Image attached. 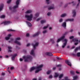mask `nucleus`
Here are the masks:
<instances>
[{"label": "nucleus", "instance_id": "1", "mask_svg": "<svg viewBox=\"0 0 80 80\" xmlns=\"http://www.w3.org/2000/svg\"><path fill=\"white\" fill-rule=\"evenodd\" d=\"M43 67V65L42 64H41L39 65L38 66L37 68L35 67H32L29 70L30 72H32L33 70L36 69V70L35 71V73H38L39 71H40V70H42V68Z\"/></svg>", "mask_w": 80, "mask_h": 80}, {"label": "nucleus", "instance_id": "2", "mask_svg": "<svg viewBox=\"0 0 80 80\" xmlns=\"http://www.w3.org/2000/svg\"><path fill=\"white\" fill-rule=\"evenodd\" d=\"M23 58L24 59L25 62H28V61H30L32 60V58L29 55H28L27 56H23Z\"/></svg>", "mask_w": 80, "mask_h": 80}, {"label": "nucleus", "instance_id": "3", "mask_svg": "<svg viewBox=\"0 0 80 80\" xmlns=\"http://www.w3.org/2000/svg\"><path fill=\"white\" fill-rule=\"evenodd\" d=\"M19 3H20V0H17L16 2V5H15L12 8V7H9L10 10H15L16 8H18V5H19Z\"/></svg>", "mask_w": 80, "mask_h": 80}, {"label": "nucleus", "instance_id": "4", "mask_svg": "<svg viewBox=\"0 0 80 80\" xmlns=\"http://www.w3.org/2000/svg\"><path fill=\"white\" fill-rule=\"evenodd\" d=\"M25 17L28 20V21H30L32 20V18H33V15H32V14H31L29 16L26 15L25 16Z\"/></svg>", "mask_w": 80, "mask_h": 80}, {"label": "nucleus", "instance_id": "5", "mask_svg": "<svg viewBox=\"0 0 80 80\" xmlns=\"http://www.w3.org/2000/svg\"><path fill=\"white\" fill-rule=\"evenodd\" d=\"M20 40V37H18L14 41V43H16V44H17V45H21V43L19 42H18V40Z\"/></svg>", "mask_w": 80, "mask_h": 80}, {"label": "nucleus", "instance_id": "6", "mask_svg": "<svg viewBox=\"0 0 80 80\" xmlns=\"http://www.w3.org/2000/svg\"><path fill=\"white\" fill-rule=\"evenodd\" d=\"M72 42H75V45H77L78 43V39H73L72 40Z\"/></svg>", "mask_w": 80, "mask_h": 80}, {"label": "nucleus", "instance_id": "7", "mask_svg": "<svg viewBox=\"0 0 80 80\" xmlns=\"http://www.w3.org/2000/svg\"><path fill=\"white\" fill-rule=\"evenodd\" d=\"M65 38V35H63L62 37H61L60 38L58 39L57 41V42H59L61 40H63Z\"/></svg>", "mask_w": 80, "mask_h": 80}, {"label": "nucleus", "instance_id": "8", "mask_svg": "<svg viewBox=\"0 0 80 80\" xmlns=\"http://www.w3.org/2000/svg\"><path fill=\"white\" fill-rule=\"evenodd\" d=\"M10 21H4L2 22V24H4V25H8L10 23Z\"/></svg>", "mask_w": 80, "mask_h": 80}, {"label": "nucleus", "instance_id": "9", "mask_svg": "<svg viewBox=\"0 0 80 80\" xmlns=\"http://www.w3.org/2000/svg\"><path fill=\"white\" fill-rule=\"evenodd\" d=\"M67 39H64V43L63 44V45L62 46V48H64V47H65V45H66V44H67Z\"/></svg>", "mask_w": 80, "mask_h": 80}, {"label": "nucleus", "instance_id": "10", "mask_svg": "<svg viewBox=\"0 0 80 80\" xmlns=\"http://www.w3.org/2000/svg\"><path fill=\"white\" fill-rule=\"evenodd\" d=\"M65 62L66 63H67V64H68V65H69L70 67H71L72 66V64H71V63H70L69 60L66 61H65Z\"/></svg>", "mask_w": 80, "mask_h": 80}, {"label": "nucleus", "instance_id": "11", "mask_svg": "<svg viewBox=\"0 0 80 80\" xmlns=\"http://www.w3.org/2000/svg\"><path fill=\"white\" fill-rule=\"evenodd\" d=\"M12 34H9L8 35V37H6L5 38L6 40H8V39L10 38V37H12Z\"/></svg>", "mask_w": 80, "mask_h": 80}, {"label": "nucleus", "instance_id": "12", "mask_svg": "<svg viewBox=\"0 0 80 80\" xmlns=\"http://www.w3.org/2000/svg\"><path fill=\"white\" fill-rule=\"evenodd\" d=\"M38 45V42H36L35 45H33V48L34 49H35L36 47H37Z\"/></svg>", "mask_w": 80, "mask_h": 80}, {"label": "nucleus", "instance_id": "13", "mask_svg": "<svg viewBox=\"0 0 80 80\" xmlns=\"http://www.w3.org/2000/svg\"><path fill=\"white\" fill-rule=\"evenodd\" d=\"M45 55H48V56H52V54L51 53L47 52L45 53Z\"/></svg>", "mask_w": 80, "mask_h": 80}, {"label": "nucleus", "instance_id": "14", "mask_svg": "<svg viewBox=\"0 0 80 80\" xmlns=\"http://www.w3.org/2000/svg\"><path fill=\"white\" fill-rule=\"evenodd\" d=\"M59 74H58V73L57 72H55L54 75V77L55 78H57V77H58Z\"/></svg>", "mask_w": 80, "mask_h": 80}, {"label": "nucleus", "instance_id": "15", "mask_svg": "<svg viewBox=\"0 0 80 80\" xmlns=\"http://www.w3.org/2000/svg\"><path fill=\"white\" fill-rule=\"evenodd\" d=\"M31 55H34L35 53L34 52V50H32L31 52H30Z\"/></svg>", "mask_w": 80, "mask_h": 80}, {"label": "nucleus", "instance_id": "16", "mask_svg": "<svg viewBox=\"0 0 80 80\" xmlns=\"http://www.w3.org/2000/svg\"><path fill=\"white\" fill-rule=\"evenodd\" d=\"M72 14H73V17H75V15H76V12H75V11L74 10L72 11Z\"/></svg>", "mask_w": 80, "mask_h": 80}, {"label": "nucleus", "instance_id": "17", "mask_svg": "<svg viewBox=\"0 0 80 80\" xmlns=\"http://www.w3.org/2000/svg\"><path fill=\"white\" fill-rule=\"evenodd\" d=\"M39 34H40V32H37V33H36L35 34H34L33 35V37H37V36H38V35H39Z\"/></svg>", "mask_w": 80, "mask_h": 80}, {"label": "nucleus", "instance_id": "18", "mask_svg": "<svg viewBox=\"0 0 80 80\" xmlns=\"http://www.w3.org/2000/svg\"><path fill=\"white\" fill-rule=\"evenodd\" d=\"M26 23L28 25L29 27H31V26H32V24H31L30 22H28L26 21Z\"/></svg>", "mask_w": 80, "mask_h": 80}, {"label": "nucleus", "instance_id": "19", "mask_svg": "<svg viewBox=\"0 0 80 80\" xmlns=\"http://www.w3.org/2000/svg\"><path fill=\"white\" fill-rule=\"evenodd\" d=\"M17 55V54H15L14 55L12 56V60H13L14 59H15V58Z\"/></svg>", "mask_w": 80, "mask_h": 80}, {"label": "nucleus", "instance_id": "20", "mask_svg": "<svg viewBox=\"0 0 80 80\" xmlns=\"http://www.w3.org/2000/svg\"><path fill=\"white\" fill-rule=\"evenodd\" d=\"M66 22H63L62 24V27H64V28H65V27H66Z\"/></svg>", "mask_w": 80, "mask_h": 80}, {"label": "nucleus", "instance_id": "21", "mask_svg": "<svg viewBox=\"0 0 80 80\" xmlns=\"http://www.w3.org/2000/svg\"><path fill=\"white\" fill-rule=\"evenodd\" d=\"M53 8H54L53 5H52L51 7H49L48 8V10H51V9H53Z\"/></svg>", "mask_w": 80, "mask_h": 80}, {"label": "nucleus", "instance_id": "22", "mask_svg": "<svg viewBox=\"0 0 80 80\" xmlns=\"http://www.w3.org/2000/svg\"><path fill=\"white\" fill-rule=\"evenodd\" d=\"M49 27H50V25L48 24L47 26H44L43 27V29H46V28H47Z\"/></svg>", "mask_w": 80, "mask_h": 80}, {"label": "nucleus", "instance_id": "23", "mask_svg": "<svg viewBox=\"0 0 80 80\" xmlns=\"http://www.w3.org/2000/svg\"><path fill=\"white\" fill-rule=\"evenodd\" d=\"M73 19H68L66 20V22H67L68 21H73Z\"/></svg>", "mask_w": 80, "mask_h": 80}, {"label": "nucleus", "instance_id": "24", "mask_svg": "<svg viewBox=\"0 0 80 80\" xmlns=\"http://www.w3.org/2000/svg\"><path fill=\"white\" fill-rule=\"evenodd\" d=\"M8 52H12V47H8Z\"/></svg>", "mask_w": 80, "mask_h": 80}, {"label": "nucleus", "instance_id": "25", "mask_svg": "<svg viewBox=\"0 0 80 80\" xmlns=\"http://www.w3.org/2000/svg\"><path fill=\"white\" fill-rule=\"evenodd\" d=\"M3 7V4H2L0 6V11H1V10H2Z\"/></svg>", "mask_w": 80, "mask_h": 80}, {"label": "nucleus", "instance_id": "26", "mask_svg": "<svg viewBox=\"0 0 80 80\" xmlns=\"http://www.w3.org/2000/svg\"><path fill=\"white\" fill-rule=\"evenodd\" d=\"M66 16H67V14H63L61 15V17H65Z\"/></svg>", "mask_w": 80, "mask_h": 80}, {"label": "nucleus", "instance_id": "27", "mask_svg": "<svg viewBox=\"0 0 80 80\" xmlns=\"http://www.w3.org/2000/svg\"><path fill=\"white\" fill-rule=\"evenodd\" d=\"M31 12H32V10H28L26 12V13H31Z\"/></svg>", "mask_w": 80, "mask_h": 80}, {"label": "nucleus", "instance_id": "28", "mask_svg": "<svg viewBox=\"0 0 80 80\" xmlns=\"http://www.w3.org/2000/svg\"><path fill=\"white\" fill-rule=\"evenodd\" d=\"M46 22V21L45 20H42L41 21V23H44Z\"/></svg>", "mask_w": 80, "mask_h": 80}, {"label": "nucleus", "instance_id": "29", "mask_svg": "<svg viewBox=\"0 0 80 80\" xmlns=\"http://www.w3.org/2000/svg\"><path fill=\"white\" fill-rule=\"evenodd\" d=\"M78 78V77L77 76H75L73 78V79L72 80H76L77 79V78Z\"/></svg>", "mask_w": 80, "mask_h": 80}, {"label": "nucleus", "instance_id": "30", "mask_svg": "<svg viewBox=\"0 0 80 80\" xmlns=\"http://www.w3.org/2000/svg\"><path fill=\"white\" fill-rule=\"evenodd\" d=\"M8 32H14L15 31L14 30H12L11 29H8Z\"/></svg>", "mask_w": 80, "mask_h": 80}, {"label": "nucleus", "instance_id": "31", "mask_svg": "<svg viewBox=\"0 0 80 80\" xmlns=\"http://www.w3.org/2000/svg\"><path fill=\"white\" fill-rule=\"evenodd\" d=\"M63 76V74H61L60 75H59V78H62Z\"/></svg>", "mask_w": 80, "mask_h": 80}, {"label": "nucleus", "instance_id": "32", "mask_svg": "<svg viewBox=\"0 0 80 80\" xmlns=\"http://www.w3.org/2000/svg\"><path fill=\"white\" fill-rule=\"evenodd\" d=\"M51 72H52V71H51V70H49L47 72V73L48 74H50V73Z\"/></svg>", "mask_w": 80, "mask_h": 80}, {"label": "nucleus", "instance_id": "33", "mask_svg": "<svg viewBox=\"0 0 80 80\" xmlns=\"http://www.w3.org/2000/svg\"><path fill=\"white\" fill-rule=\"evenodd\" d=\"M39 15V13H36V15H35V17H38V16Z\"/></svg>", "mask_w": 80, "mask_h": 80}, {"label": "nucleus", "instance_id": "34", "mask_svg": "<svg viewBox=\"0 0 80 80\" xmlns=\"http://www.w3.org/2000/svg\"><path fill=\"white\" fill-rule=\"evenodd\" d=\"M0 18H5V15H2L1 16H0Z\"/></svg>", "mask_w": 80, "mask_h": 80}, {"label": "nucleus", "instance_id": "35", "mask_svg": "<svg viewBox=\"0 0 80 80\" xmlns=\"http://www.w3.org/2000/svg\"><path fill=\"white\" fill-rule=\"evenodd\" d=\"M50 0H46V2L48 4L50 3Z\"/></svg>", "mask_w": 80, "mask_h": 80}, {"label": "nucleus", "instance_id": "36", "mask_svg": "<svg viewBox=\"0 0 80 80\" xmlns=\"http://www.w3.org/2000/svg\"><path fill=\"white\" fill-rule=\"evenodd\" d=\"M77 55L78 57H80V52H78L77 53Z\"/></svg>", "mask_w": 80, "mask_h": 80}, {"label": "nucleus", "instance_id": "37", "mask_svg": "<svg viewBox=\"0 0 80 80\" xmlns=\"http://www.w3.org/2000/svg\"><path fill=\"white\" fill-rule=\"evenodd\" d=\"M11 1L12 0H8L7 1L8 3H10V2H11Z\"/></svg>", "mask_w": 80, "mask_h": 80}, {"label": "nucleus", "instance_id": "38", "mask_svg": "<svg viewBox=\"0 0 80 80\" xmlns=\"http://www.w3.org/2000/svg\"><path fill=\"white\" fill-rule=\"evenodd\" d=\"M61 66H62V65H61V64H58L57 65V67H60Z\"/></svg>", "mask_w": 80, "mask_h": 80}, {"label": "nucleus", "instance_id": "39", "mask_svg": "<svg viewBox=\"0 0 80 80\" xmlns=\"http://www.w3.org/2000/svg\"><path fill=\"white\" fill-rule=\"evenodd\" d=\"M13 39L12 38L11 39V41H9V42H13Z\"/></svg>", "mask_w": 80, "mask_h": 80}, {"label": "nucleus", "instance_id": "40", "mask_svg": "<svg viewBox=\"0 0 80 80\" xmlns=\"http://www.w3.org/2000/svg\"><path fill=\"white\" fill-rule=\"evenodd\" d=\"M63 21V19H60L59 20V22H62Z\"/></svg>", "mask_w": 80, "mask_h": 80}, {"label": "nucleus", "instance_id": "41", "mask_svg": "<svg viewBox=\"0 0 80 80\" xmlns=\"http://www.w3.org/2000/svg\"><path fill=\"white\" fill-rule=\"evenodd\" d=\"M47 32V30H44V31H43V33H46V32Z\"/></svg>", "mask_w": 80, "mask_h": 80}, {"label": "nucleus", "instance_id": "42", "mask_svg": "<svg viewBox=\"0 0 80 80\" xmlns=\"http://www.w3.org/2000/svg\"><path fill=\"white\" fill-rule=\"evenodd\" d=\"M47 15L48 16H49L50 15H51V13L50 12H48L47 13Z\"/></svg>", "mask_w": 80, "mask_h": 80}, {"label": "nucleus", "instance_id": "43", "mask_svg": "<svg viewBox=\"0 0 80 80\" xmlns=\"http://www.w3.org/2000/svg\"><path fill=\"white\" fill-rule=\"evenodd\" d=\"M56 58L58 59V60H60V59H61V58L58 57H56Z\"/></svg>", "mask_w": 80, "mask_h": 80}, {"label": "nucleus", "instance_id": "44", "mask_svg": "<svg viewBox=\"0 0 80 80\" xmlns=\"http://www.w3.org/2000/svg\"><path fill=\"white\" fill-rule=\"evenodd\" d=\"M73 36H72L70 37L69 38L70 39H72L73 38Z\"/></svg>", "mask_w": 80, "mask_h": 80}, {"label": "nucleus", "instance_id": "45", "mask_svg": "<svg viewBox=\"0 0 80 80\" xmlns=\"http://www.w3.org/2000/svg\"><path fill=\"white\" fill-rule=\"evenodd\" d=\"M30 43H28L27 44V47H29V46H30Z\"/></svg>", "mask_w": 80, "mask_h": 80}, {"label": "nucleus", "instance_id": "46", "mask_svg": "<svg viewBox=\"0 0 80 80\" xmlns=\"http://www.w3.org/2000/svg\"><path fill=\"white\" fill-rule=\"evenodd\" d=\"M52 76L51 75H50V76H49V78H52Z\"/></svg>", "mask_w": 80, "mask_h": 80}, {"label": "nucleus", "instance_id": "47", "mask_svg": "<svg viewBox=\"0 0 80 80\" xmlns=\"http://www.w3.org/2000/svg\"><path fill=\"white\" fill-rule=\"evenodd\" d=\"M76 73H78V74H79V73H80V72H78V71H76Z\"/></svg>", "mask_w": 80, "mask_h": 80}, {"label": "nucleus", "instance_id": "48", "mask_svg": "<svg viewBox=\"0 0 80 80\" xmlns=\"http://www.w3.org/2000/svg\"><path fill=\"white\" fill-rule=\"evenodd\" d=\"M73 73H74V72H73V71H71V74H73Z\"/></svg>", "mask_w": 80, "mask_h": 80}, {"label": "nucleus", "instance_id": "49", "mask_svg": "<svg viewBox=\"0 0 80 80\" xmlns=\"http://www.w3.org/2000/svg\"><path fill=\"white\" fill-rule=\"evenodd\" d=\"M29 36V34L28 33H27L26 34V37H28Z\"/></svg>", "mask_w": 80, "mask_h": 80}, {"label": "nucleus", "instance_id": "50", "mask_svg": "<svg viewBox=\"0 0 80 80\" xmlns=\"http://www.w3.org/2000/svg\"><path fill=\"white\" fill-rule=\"evenodd\" d=\"M20 61H22L23 60V59L22 58H20Z\"/></svg>", "mask_w": 80, "mask_h": 80}, {"label": "nucleus", "instance_id": "51", "mask_svg": "<svg viewBox=\"0 0 80 80\" xmlns=\"http://www.w3.org/2000/svg\"><path fill=\"white\" fill-rule=\"evenodd\" d=\"M78 2H79L78 4V5L79 4V3H80V0H78Z\"/></svg>", "mask_w": 80, "mask_h": 80}, {"label": "nucleus", "instance_id": "52", "mask_svg": "<svg viewBox=\"0 0 80 80\" xmlns=\"http://www.w3.org/2000/svg\"><path fill=\"white\" fill-rule=\"evenodd\" d=\"M13 67H11V70H13Z\"/></svg>", "mask_w": 80, "mask_h": 80}, {"label": "nucleus", "instance_id": "53", "mask_svg": "<svg viewBox=\"0 0 80 80\" xmlns=\"http://www.w3.org/2000/svg\"><path fill=\"white\" fill-rule=\"evenodd\" d=\"M6 58H8V56L6 55L5 56Z\"/></svg>", "mask_w": 80, "mask_h": 80}, {"label": "nucleus", "instance_id": "54", "mask_svg": "<svg viewBox=\"0 0 80 80\" xmlns=\"http://www.w3.org/2000/svg\"><path fill=\"white\" fill-rule=\"evenodd\" d=\"M56 68L53 67V70H55Z\"/></svg>", "mask_w": 80, "mask_h": 80}, {"label": "nucleus", "instance_id": "55", "mask_svg": "<svg viewBox=\"0 0 80 80\" xmlns=\"http://www.w3.org/2000/svg\"><path fill=\"white\" fill-rule=\"evenodd\" d=\"M5 75V73L2 72V75Z\"/></svg>", "mask_w": 80, "mask_h": 80}, {"label": "nucleus", "instance_id": "56", "mask_svg": "<svg viewBox=\"0 0 80 80\" xmlns=\"http://www.w3.org/2000/svg\"><path fill=\"white\" fill-rule=\"evenodd\" d=\"M49 30H52V27H50L49 28Z\"/></svg>", "mask_w": 80, "mask_h": 80}, {"label": "nucleus", "instance_id": "57", "mask_svg": "<svg viewBox=\"0 0 80 80\" xmlns=\"http://www.w3.org/2000/svg\"><path fill=\"white\" fill-rule=\"evenodd\" d=\"M42 79V78H39V80H41Z\"/></svg>", "mask_w": 80, "mask_h": 80}, {"label": "nucleus", "instance_id": "58", "mask_svg": "<svg viewBox=\"0 0 80 80\" xmlns=\"http://www.w3.org/2000/svg\"><path fill=\"white\" fill-rule=\"evenodd\" d=\"M78 34L79 35H80V32H78Z\"/></svg>", "mask_w": 80, "mask_h": 80}, {"label": "nucleus", "instance_id": "59", "mask_svg": "<svg viewBox=\"0 0 80 80\" xmlns=\"http://www.w3.org/2000/svg\"><path fill=\"white\" fill-rule=\"evenodd\" d=\"M32 80H37V79L36 78H34L32 79Z\"/></svg>", "mask_w": 80, "mask_h": 80}, {"label": "nucleus", "instance_id": "60", "mask_svg": "<svg viewBox=\"0 0 80 80\" xmlns=\"http://www.w3.org/2000/svg\"><path fill=\"white\" fill-rule=\"evenodd\" d=\"M2 56H0V58H2Z\"/></svg>", "mask_w": 80, "mask_h": 80}, {"label": "nucleus", "instance_id": "61", "mask_svg": "<svg viewBox=\"0 0 80 80\" xmlns=\"http://www.w3.org/2000/svg\"><path fill=\"white\" fill-rule=\"evenodd\" d=\"M40 19V18H38V19H37V21H38Z\"/></svg>", "mask_w": 80, "mask_h": 80}, {"label": "nucleus", "instance_id": "62", "mask_svg": "<svg viewBox=\"0 0 80 80\" xmlns=\"http://www.w3.org/2000/svg\"><path fill=\"white\" fill-rule=\"evenodd\" d=\"M75 48V46H73L72 47V48Z\"/></svg>", "mask_w": 80, "mask_h": 80}, {"label": "nucleus", "instance_id": "63", "mask_svg": "<svg viewBox=\"0 0 80 80\" xmlns=\"http://www.w3.org/2000/svg\"><path fill=\"white\" fill-rule=\"evenodd\" d=\"M73 31V30L72 29H71V30H70V32H72Z\"/></svg>", "mask_w": 80, "mask_h": 80}, {"label": "nucleus", "instance_id": "64", "mask_svg": "<svg viewBox=\"0 0 80 80\" xmlns=\"http://www.w3.org/2000/svg\"><path fill=\"white\" fill-rule=\"evenodd\" d=\"M8 72H9V73H10V71L8 70Z\"/></svg>", "mask_w": 80, "mask_h": 80}]
</instances>
